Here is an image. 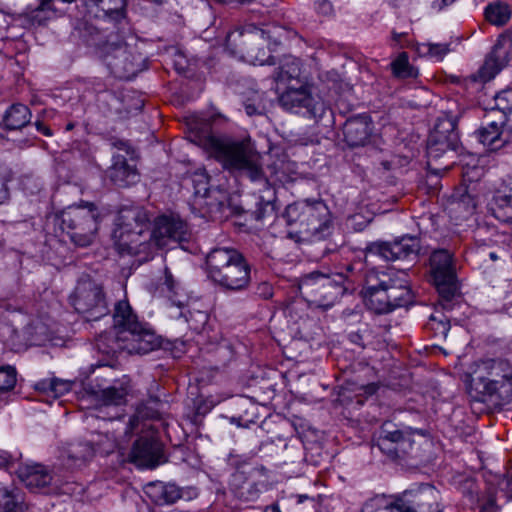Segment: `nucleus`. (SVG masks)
Masks as SVG:
<instances>
[{
    "mask_svg": "<svg viewBox=\"0 0 512 512\" xmlns=\"http://www.w3.org/2000/svg\"><path fill=\"white\" fill-rule=\"evenodd\" d=\"M387 291L390 302V312L398 307L407 306L413 301V294L409 286L407 273L404 270L399 271L396 275L389 273Z\"/></svg>",
    "mask_w": 512,
    "mask_h": 512,
    "instance_id": "nucleus-22",
    "label": "nucleus"
},
{
    "mask_svg": "<svg viewBox=\"0 0 512 512\" xmlns=\"http://www.w3.org/2000/svg\"><path fill=\"white\" fill-rule=\"evenodd\" d=\"M459 118L456 117L450 124V152L456 154L457 160H453L450 164V170L462 178L464 184L471 183L479 177V168L477 166V158L474 154L465 150L459 141V132L457 129Z\"/></svg>",
    "mask_w": 512,
    "mask_h": 512,
    "instance_id": "nucleus-16",
    "label": "nucleus"
},
{
    "mask_svg": "<svg viewBox=\"0 0 512 512\" xmlns=\"http://www.w3.org/2000/svg\"><path fill=\"white\" fill-rule=\"evenodd\" d=\"M25 505L21 492L0 483V512H24Z\"/></svg>",
    "mask_w": 512,
    "mask_h": 512,
    "instance_id": "nucleus-34",
    "label": "nucleus"
},
{
    "mask_svg": "<svg viewBox=\"0 0 512 512\" xmlns=\"http://www.w3.org/2000/svg\"><path fill=\"white\" fill-rule=\"evenodd\" d=\"M454 484L464 497L468 499L470 505L480 504V512H497L498 506L494 495L489 492L487 497H481L479 494V486L470 476L454 477Z\"/></svg>",
    "mask_w": 512,
    "mask_h": 512,
    "instance_id": "nucleus-21",
    "label": "nucleus"
},
{
    "mask_svg": "<svg viewBox=\"0 0 512 512\" xmlns=\"http://www.w3.org/2000/svg\"><path fill=\"white\" fill-rule=\"evenodd\" d=\"M389 273L370 270L365 277V285L362 290L366 306L378 314L390 312V302L387 291Z\"/></svg>",
    "mask_w": 512,
    "mask_h": 512,
    "instance_id": "nucleus-17",
    "label": "nucleus"
},
{
    "mask_svg": "<svg viewBox=\"0 0 512 512\" xmlns=\"http://www.w3.org/2000/svg\"><path fill=\"white\" fill-rule=\"evenodd\" d=\"M467 392L488 409L500 408L512 400V367L507 361L487 359L476 362L467 374Z\"/></svg>",
    "mask_w": 512,
    "mask_h": 512,
    "instance_id": "nucleus-2",
    "label": "nucleus"
},
{
    "mask_svg": "<svg viewBox=\"0 0 512 512\" xmlns=\"http://www.w3.org/2000/svg\"><path fill=\"white\" fill-rule=\"evenodd\" d=\"M89 14L118 22L126 16L127 0H83Z\"/></svg>",
    "mask_w": 512,
    "mask_h": 512,
    "instance_id": "nucleus-23",
    "label": "nucleus"
},
{
    "mask_svg": "<svg viewBox=\"0 0 512 512\" xmlns=\"http://www.w3.org/2000/svg\"><path fill=\"white\" fill-rule=\"evenodd\" d=\"M276 92L284 109L315 120L321 119L328 109L320 96L312 94L306 82H296Z\"/></svg>",
    "mask_w": 512,
    "mask_h": 512,
    "instance_id": "nucleus-9",
    "label": "nucleus"
},
{
    "mask_svg": "<svg viewBox=\"0 0 512 512\" xmlns=\"http://www.w3.org/2000/svg\"><path fill=\"white\" fill-rule=\"evenodd\" d=\"M56 0H38L37 6L29 5L26 7L23 15L27 22L33 26H43L57 17L60 11L55 6Z\"/></svg>",
    "mask_w": 512,
    "mask_h": 512,
    "instance_id": "nucleus-27",
    "label": "nucleus"
},
{
    "mask_svg": "<svg viewBox=\"0 0 512 512\" xmlns=\"http://www.w3.org/2000/svg\"><path fill=\"white\" fill-rule=\"evenodd\" d=\"M245 111H246L247 115H249V116L261 114L260 107L256 106L255 104H246Z\"/></svg>",
    "mask_w": 512,
    "mask_h": 512,
    "instance_id": "nucleus-52",
    "label": "nucleus"
},
{
    "mask_svg": "<svg viewBox=\"0 0 512 512\" xmlns=\"http://www.w3.org/2000/svg\"><path fill=\"white\" fill-rule=\"evenodd\" d=\"M429 279L439 293V304L445 308L448 302V251L438 249L429 259Z\"/></svg>",
    "mask_w": 512,
    "mask_h": 512,
    "instance_id": "nucleus-20",
    "label": "nucleus"
},
{
    "mask_svg": "<svg viewBox=\"0 0 512 512\" xmlns=\"http://www.w3.org/2000/svg\"><path fill=\"white\" fill-rule=\"evenodd\" d=\"M105 339H106V336H105V335H100V336H99V338H98V340H97V342H98V343H97V345H98V347H99L100 349H101V344L105 341Z\"/></svg>",
    "mask_w": 512,
    "mask_h": 512,
    "instance_id": "nucleus-55",
    "label": "nucleus"
},
{
    "mask_svg": "<svg viewBox=\"0 0 512 512\" xmlns=\"http://www.w3.org/2000/svg\"><path fill=\"white\" fill-rule=\"evenodd\" d=\"M496 108L500 113L502 148L512 143V91L499 93L495 97Z\"/></svg>",
    "mask_w": 512,
    "mask_h": 512,
    "instance_id": "nucleus-25",
    "label": "nucleus"
},
{
    "mask_svg": "<svg viewBox=\"0 0 512 512\" xmlns=\"http://www.w3.org/2000/svg\"><path fill=\"white\" fill-rule=\"evenodd\" d=\"M418 51L421 55L429 57L433 61H442L448 52V46L441 43L427 42L420 44Z\"/></svg>",
    "mask_w": 512,
    "mask_h": 512,
    "instance_id": "nucleus-40",
    "label": "nucleus"
},
{
    "mask_svg": "<svg viewBox=\"0 0 512 512\" xmlns=\"http://www.w3.org/2000/svg\"><path fill=\"white\" fill-rule=\"evenodd\" d=\"M52 384H53V389H52L51 395L54 398H58V397L64 395L65 393L69 392L72 389L73 383L70 381L52 378Z\"/></svg>",
    "mask_w": 512,
    "mask_h": 512,
    "instance_id": "nucleus-47",
    "label": "nucleus"
},
{
    "mask_svg": "<svg viewBox=\"0 0 512 512\" xmlns=\"http://www.w3.org/2000/svg\"><path fill=\"white\" fill-rule=\"evenodd\" d=\"M440 492L429 484L410 489L397 499L402 512H443Z\"/></svg>",
    "mask_w": 512,
    "mask_h": 512,
    "instance_id": "nucleus-15",
    "label": "nucleus"
},
{
    "mask_svg": "<svg viewBox=\"0 0 512 512\" xmlns=\"http://www.w3.org/2000/svg\"><path fill=\"white\" fill-rule=\"evenodd\" d=\"M231 487L235 496L243 501H254L261 492L259 484L252 476H246L244 472L233 474Z\"/></svg>",
    "mask_w": 512,
    "mask_h": 512,
    "instance_id": "nucleus-30",
    "label": "nucleus"
},
{
    "mask_svg": "<svg viewBox=\"0 0 512 512\" xmlns=\"http://www.w3.org/2000/svg\"><path fill=\"white\" fill-rule=\"evenodd\" d=\"M71 303L88 321H97L109 313L102 285L90 278H81L78 281Z\"/></svg>",
    "mask_w": 512,
    "mask_h": 512,
    "instance_id": "nucleus-10",
    "label": "nucleus"
},
{
    "mask_svg": "<svg viewBox=\"0 0 512 512\" xmlns=\"http://www.w3.org/2000/svg\"><path fill=\"white\" fill-rule=\"evenodd\" d=\"M99 33H91V37L87 39V43L98 48L99 53L108 60V66L119 77H129L138 71V65L134 62L133 55L127 48L116 43H100L97 38Z\"/></svg>",
    "mask_w": 512,
    "mask_h": 512,
    "instance_id": "nucleus-14",
    "label": "nucleus"
},
{
    "mask_svg": "<svg viewBox=\"0 0 512 512\" xmlns=\"http://www.w3.org/2000/svg\"><path fill=\"white\" fill-rule=\"evenodd\" d=\"M511 52L512 40L507 37L499 38L478 71L479 80L487 82L493 79L508 64Z\"/></svg>",
    "mask_w": 512,
    "mask_h": 512,
    "instance_id": "nucleus-19",
    "label": "nucleus"
},
{
    "mask_svg": "<svg viewBox=\"0 0 512 512\" xmlns=\"http://www.w3.org/2000/svg\"><path fill=\"white\" fill-rule=\"evenodd\" d=\"M16 384V371L11 366L0 367V392L10 391Z\"/></svg>",
    "mask_w": 512,
    "mask_h": 512,
    "instance_id": "nucleus-42",
    "label": "nucleus"
},
{
    "mask_svg": "<svg viewBox=\"0 0 512 512\" xmlns=\"http://www.w3.org/2000/svg\"><path fill=\"white\" fill-rule=\"evenodd\" d=\"M165 284L167 285V287L170 291H173L175 281H174L173 275L167 269L165 270Z\"/></svg>",
    "mask_w": 512,
    "mask_h": 512,
    "instance_id": "nucleus-53",
    "label": "nucleus"
},
{
    "mask_svg": "<svg viewBox=\"0 0 512 512\" xmlns=\"http://www.w3.org/2000/svg\"><path fill=\"white\" fill-rule=\"evenodd\" d=\"M491 210L498 220L512 223V188L508 193H497L493 197Z\"/></svg>",
    "mask_w": 512,
    "mask_h": 512,
    "instance_id": "nucleus-37",
    "label": "nucleus"
},
{
    "mask_svg": "<svg viewBox=\"0 0 512 512\" xmlns=\"http://www.w3.org/2000/svg\"><path fill=\"white\" fill-rule=\"evenodd\" d=\"M263 31L251 28L231 32L226 38V47L233 55H237L254 65L274 64L273 56L265 48L260 47Z\"/></svg>",
    "mask_w": 512,
    "mask_h": 512,
    "instance_id": "nucleus-11",
    "label": "nucleus"
},
{
    "mask_svg": "<svg viewBox=\"0 0 512 512\" xmlns=\"http://www.w3.org/2000/svg\"><path fill=\"white\" fill-rule=\"evenodd\" d=\"M478 140L491 151L502 148L500 118L488 122L477 130Z\"/></svg>",
    "mask_w": 512,
    "mask_h": 512,
    "instance_id": "nucleus-33",
    "label": "nucleus"
},
{
    "mask_svg": "<svg viewBox=\"0 0 512 512\" xmlns=\"http://www.w3.org/2000/svg\"><path fill=\"white\" fill-rule=\"evenodd\" d=\"M111 180L120 187L130 186L138 181V173L135 166L128 164L123 155H114L110 168Z\"/></svg>",
    "mask_w": 512,
    "mask_h": 512,
    "instance_id": "nucleus-29",
    "label": "nucleus"
},
{
    "mask_svg": "<svg viewBox=\"0 0 512 512\" xmlns=\"http://www.w3.org/2000/svg\"><path fill=\"white\" fill-rule=\"evenodd\" d=\"M195 195L206 197L209 193V176L204 170L196 171L192 176Z\"/></svg>",
    "mask_w": 512,
    "mask_h": 512,
    "instance_id": "nucleus-41",
    "label": "nucleus"
},
{
    "mask_svg": "<svg viewBox=\"0 0 512 512\" xmlns=\"http://www.w3.org/2000/svg\"><path fill=\"white\" fill-rule=\"evenodd\" d=\"M490 257L493 259V260H496L497 259V256L495 253H490Z\"/></svg>",
    "mask_w": 512,
    "mask_h": 512,
    "instance_id": "nucleus-59",
    "label": "nucleus"
},
{
    "mask_svg": "<svg viewBox=\"0 0 512 512\" xmlns=\"http://www.w3.org/2000/svg\"><path fill=\"white\" fill-rule=\"evenodd\" d=\"M428 154H429V156H430V157H432V156H433V147H432V146H430V147L428 148Z\"/></svg>",
    "mask_w": 512,
    "mask_h": 512,
    "instance_id": "nucleus-57",
    "label": "nucleus"
},
{
    "mask_svg": "<svg viewBox=\"0 0 512 512\" xmlns=\"http://www.w3.org/2000/svg\"><path fill=\"white\" fill-rule=\"evenodd\" d=\"M181 497L180 490L174 484H166L164 491L162 502L160 504H170L174 503Z\"/></svg>",
    "mask_w": 512,
    "mask_h": 512,
    "instance_id": "nucleus-46",
    "label": "nucleus"
},
{
    "mask_svg": "<svg viewBox=\"0 0 512 512\" xmlns=\"http://www.w3.org/2000/svg\"><path fill=\"white\" fill-rule=\"evenodd\" d=\"M30 121V109L23 104L12 105L4 115V124L9 130L21 129L29 124Z\"/></svg>",
    "mask_w": 512,
    "mask_h": 512,
    "instance_id": "nucleus-35",
    "label": "nucleus"
},
{
    "mask_svg": "<svg viewBox=\"0 0 512 512\" xmlns=\"http://www.w3.org/2000/svg\"><path fill=\"white\" fill-rule=\"evenodd\" d=\"M447 329L444 327L443 334L446 335Z\"/></svg>",
    "mask_w": 512,
    "mask_h": 512,
    "instance_id": "nucleus-64",
    "label": "nucleus"
},
{
    "mask_svg": "<svg viewBox=\"0 0 512 512\" xmlns=\"http://www.w3.org/2000/svg\"><path fill=\"white\" fill-rule=\"evenodd\" d=\"M100 216L94 203L81 202L63 211L62 225L75 245L87 247L96 237Z\"/></svg>",
    "mask_w": 512,
    "mask_h": 512,
    "instance_id": "nucleus-7",
    "label": "nucleus"
},
{
    "mask_svg": "<svg viewBox=\"0 0 512 512\" xmlns=\"http://www.w3.org/2000/svg\"><path fill=\"white\" fill-rule=\"evenodd\" d=\"M445 2H446V0H442V1H441V4H439V5L437 6V7H438V9H442V8L445 6Z\"/></svg>",
    "mask_w": 512,
    "mask_h": 512,
    "instance_id": "nucleus-58",
    "label": "nucleus"
},
{
    "mask_svg": "<svg viewBox=\"0 0 512 512\" xmlns=\"http://www.w3.org/2000/svg\"><path fill=\"white\" fill-rule=\"evenodd\" d=\"M450 309H452L453 305L452 302L454 298L460 296V285L458 283V280L455 275L454 266L452 263V255L450 254Z\"/></svg>",
    "mask_w": 512,
    "mask_h": 512,
    "instance_id": "nucleus-45",
    "label": "nucleus"
},
{
    "mask_svg": "<svg viewBox=\"0 0 512 512\" xmlns=\"http://www.w3.org/2000/svg\"><path fill=\"white\" fill-rule=\"evenodd\" d=\"M208 277L225 290L239 292L250 283V265L234 248L212 249L206 256Z\"/></svg>",
    "mask_w": 512,
    "mask_h": 512,
    "instance_id": "nucleus-5",
    "label": "nucleus"
},
{
    "mask_svg": "<svg viewBox=\"0 0 512 512\" xmlns=\"http://www.w3.org/2000/svg\"><path fill=\"white\" fill-rule=\"evenodd\" d=\"M304 498H307V497H306V496H303V495H300V496H299V503H301V502H302V500H303Z\"/></svg>",
    "mask_w": 512,
    "mask_h": 512,
    "instance_id": "nucleus-61",
    "label": "nucleus"
},
{
    "mask_svg": "<svg viewBox=\"0 0 512 512\" xmlns=\"http://www.w3.org/2000/svg\"><path fill=\"white\" fill-rule=\"evenodd\" d=\"M94 455V449L89 443H73L64 451L62 458L67 468H79L86 464Z\"/></svg>",
    "mask_w": 512,
    "mask_h": 512,
    "instance_id": "nucleus-32",
    "label": "nucleus"
},
{
    "mask_svg": "<svg viewBox=\"0 0 512 512\" xmlns=\"http://www.w3.org/2000/svg\"><path fill=\"white\" fill-rule=\"evenodd\" d=\"M299 290L309 303L324 309L332 307L343 293L341 285L330 276L318 271L303 276Z\"/></svg>",
    "mask_w": 512,
    "mask_h": 512,
    "instance_id": "nucleus-12",
    "label": "nucleus"
},
{
    "mask_svg": "<svg viewBox=\"0 0 512 512\" xmlns=\"http://www.w3.org/2000/svg\"><path fill=\"white\" fill-rule=\"evenodd\" d=\"M16 472L20 481L31 490L45 488L53 481V476L41 465L19 466Z\"/></svg>",
    "mask_w": 512,
    "mask_h": 512,
    "instance_id": "nucleus-26",
    "label": "nucleus"
},
{
    "mask_svg": "<svg viewBox=\"0 0 512 512\" xmlns=\"http://www.w3.org/2000/svg\"><path fill=\"white\" fill-rule=\"evenodd\" d=\"M393 71L397 76H410V66L408 58L405 53L399 55V57L392 63Z\"/></svg>",
    "mask_w": 512,
    "mask_h": 512,
    "instance_id": "nucleus-44",
    "label": "nucleus"
},
{
    "mask_svg": "<svg viewBox=\"0 0 512 512\" xmlns=\"http://www.w3.org/2000/svg\"><path fill=\"white\" fill-rule=\"evenodd\" d=\"M431 320H436V317L434 315H431Z\"/></svg>",
    "mask_w": 512,
    "mask_h": 512,
    "instance_id": "nucleus-63",
    "label": "nucleus"
},
{
    "mask_svg": "<svg viewBox=\"0 0 512 512\" xmlns=\"http://www.w3.org/2000/svg\"><path fill=\"white\" fill-rule=\"evenodd\" d=\"M112 237L120 253L131 255L143 254V259L150 258L156 248L172 242H188L191 232L188 225L178 217L160 216L149 230V217L143 209H122L116 221Z\"/></svg>",
    "mask_w": 512,
    "mask_h": 512,
    "instance_id": "nucleus-1",
    "label": "nucleus"
},
{
    "mask_svg": "<svg viewBox=\"0 0 512 512\" xmlns=\"http://www.w3.org/2000/svg\"><path fill=\"white\" fill-rule=\"evenodd\" d=\"M371 132V122L367 115L350 118L343 127L345 141L350 147L364 146L369 141Z\"/></svg>",
    "mask_w": 512,
    "mask_h": 512,
    "instance_id": "nucleus-24",
    "label": "nucleus"
},
{
    "mask_svg": "<svg viewBox=\"0 0 512 512\" xmlns=\"http://www.w3.org/2000/svg\"><path fill=\"white\" fill-rule=\"evenodd\" d=\"M112 318L115 340L105 352L124 350L129 354H147L160 346L155 332L139 320L127 299L115 303Z\"/></svg>",
    "mask_w": 512,
    "mask_h": 512,
    "instance_id": "nucleus-4",
    "label": "nucleus"
},
{
    "mask_svg": "<svg viewBox=\"0 0 512 512\" xmlns=\"http://www.w3.org/2000/svg\"><path fill=\"white\" fill-rule=\"evenodd\" d=\"M36 127H37V130L39 132H41L42 134L46 135V136H50L51 135V131L49 128H47L43 123L41 122H36Z\"/></svg>",
    "mask_w": 512,
    "mask_h": 512,
    "instance_id": "nucleus-54",
    "label": "nucleus"
},
{
    "mask_svg": "<svg viewBox=\"0 0 512 512\" xmlns=\"http://www.w3.org/2000/svg\"><path fill=\"white\" fill-rule=\"evenodd\" d=\"M484 15L490 24L500 27L509 22L512 10L507 3L494 1L486 6Z\"/></svg>",
    "mask_w": 512,
    "mask_h": 512,
    "instance_id": "nucleus-36",
    "label": "nucleus"
},
{
    "mask_svg": "<svg viewBox=\"0 0 512 512\" xmlns=\"http://www.w3.org/2000/svg\"><path fill=\"white\" fill-rule=\"evenodd\" d=\"M420 240L405 235L394 241H376L366 248V258L380 259L384 262L415 261L420 252Z\"/></svg>",
    "mask_w": 512,
    "mask_h": 512,
    "instance_id": "nucleus-13",
    "label": "nucleus"
},
{
    "mask_svg": "<svg viewBox=\"0 0 512 512\" xmlns=\"http://www.w3.org/2000/svg\"><path fill=\"white\" fill-rule=\"evenodd\" d=\"M299 59L287 56L283 59L278 71L275 74L276 90L291 86L296 82H305L301 78V67Z\"/></svg>",
    "mask_w": 512,
    "mask_h": 512,
    "instance_id": "nucleus-28",
    "label": "nucleus"
},
{
    "mask_svg": "<svg viewBox=\"0 0 512 512\" xmlns=\"http://www.w3.org/2000/svg\"><path fill=\"white\" fill-rule=\"evenodd\" d=\"M35 389L39 392L51 395L53 389L52 379H43L38 381L35 384Z\"/></svg>",
    "mask_w": 512,
    "mask_h": 512,
    "instance_id": "nucleus-50",
    "label": "nucleus"
},
{
    "mask_svg": "<svg viewBox=\"0 0 512 512\" xmlns=\"http://www.w3.org/2000/svg\"><path fill=\"white\" fill-rule=\"evenodd\" d=\"M376 446L390 459L405 457L417 458L421 451L431 446L429 433L422 429H397L393 423L387 422L381 426Z\"/></svg>",
    "mask_w": 512,
    "mask_h": 512,
    "instance_id": "nucleus-6",
    "label": "nucleus"
},
{
    "mask_svg": "<svg viewBox=\"0 0 512 512\" xmlns=\"http://www.w3.org/2000/svg\"><path fill=\"white\" fill-rule=\"evenodd\" d=\"M15 465L12 456L5 450H0V468L10 470Z\"/></svg>",
    "mask_w": 512,
    "mask_h": 512,
    "instance_id": "nucleus-48",
    "label": "nucleus"
},
{
    "mask_svg": "<svg viewBox=\"0 0 512 512\" xmlns=\"http://www.w3.org/2000/svg\"><path fill=\"white\" fill-rule=\"evenodd\" d=\"M156 411L148 407L146 404L137 405L134 414L130 417L125 429L126 435L137 433L139 430L146 428L145 420L154 418Z\"/></svg>",
    "mask_w": 512,
    "mask_h": 512,
    "instance_id": "nucleus-38",
    "label": "nucleus"
},
{
    "mask_svg": "<svg viewBox=\"0 0 512 512\" xmlns=\"http://www.w3.org/2000/svg\"><path fill=\"white\" fill-rule=\"evenodd\" d=\"M62 2H65V3H72L74 2L75 0H61Z\"/></svg>",
    "mask_w": 512,
    "mask_h": 512,
    "instance_id": "nucleus-62",
    "label": "nucleus"
},
{
    "mask_svg": "<svg viewBox=\"0 0 512 512\" xmlns=\"http://www.w3.org/2000/svg\"><path fill=\"white\" fill-rule=\"evenodd\" d=\"M119 144H120L119 148H121V149H123L126 146V144L124 142H120Z\"/></svg>",
    "mask_w": 512,
    "mask_h": 512,
    "instance_id": "nucleus-60",
    "label": "nucleus"
},
{
    "mask_svg": "<svg viewBox=\"0 0 512 512\" xmlns=\"http://www.w3.org/2000/svg\"><path fill=\"white\" fill-rule=\"evenodd\" d=\"M9 181V177L0 176V204H3L9 196V191L7 187V182Z\"/></svg>",
    "mask_w": 512,
    "mask_h": 512,
    "instance_id": "nucleus-51",
    "label": "nucleus"
},
{
    "mask_svg": "<svg viewBox=\"0 0 512 512\" xmlns=\"http://www.w3.org/2000/svg\"><path fill=\"white\" fill-rule=\"evenodd\" d=\"M315 9L323 15H329L333 11V6L328 0H318L315 2Z\"/></svg>",
    "mask_w": 512,
    "mask_h": 512,
    "instance_id": "nucleus-49",
    "label": "nucleus"
},
{
    "mask_svg": "<svg viewBox=\"0 0 512 512\" xmlns=\"http://www.w3.org/2000/svg\"><path fill=\"white\" fill-rule=\"evenodd\" d=\"M288 224L299 223L310 235L323 237L332 220L328 206L322 200L305 199L288 205L284 212Z\"/></svg>",
    "mask_w": 512,
    "mask_h": 512,
    "instance_id": "nucleus-8",
    "label": "nucleus"
},
{
    "mask_svg": "<svg viewBox=\"0 0 512 512\" xmlns=\"http://www.w3.org/2000/svg\"><path fill=\"white\" fill-rule=\"evenodd\" d=\"M193 137L192 141L206 150L225 169L241 171L253 182L266 183L260 156L253 151L249 142L215 136L211 133L209 124L195 132Z\"/></svg>",
    "mask_w": 512,
    "mask_h": 512,
    "instance_id": "nucleus-3",
    "label": "nucleus"
},
{
    "mask_svg": "<svg viewBox=\"0 0 512 512\" xmlns=\"http://www.w3.org/2000/svg\"><path fill=\"white\" fill-rule=\"evenodd\" d=\"M128 393L129 384L127 380L115 382L112 386L101 390L99 395V400L101 401L99 413L103 412V408L124 405Z\"/></svg>",
    "mask_w": 512,
    "mask_h": 512,
    "instance_id": "nucleus-31",
    "label": "nucleus"
},
{
    "mask_svg": "<svg viewBox=\"0 0 512 512\" xmlns=\"http://www.w3.org/2000/svg\"><path fill=\"white\" fill-rule=\"evenodd\" d=\"M163 449L154 435L137 439L129 454L130 461L140 468H155L161 463Z\"/></svg>",
    "mask_w": 512,
    "mask_h": 512,
    "instance_id": "nucleus-18",
    "label": "nucleus"
},
{
    "mask_svg": "<svg viewBox=\"0 0 512 512\" xmlns=\"http://www.w3.org/2000/svg\"><path fill=\"white\" fill-rule=\"evenodd\" d=\"M362 512H402L397 500L385 495H377L362 507Z\"/></svg>",
    "mask_w": 512,
    "mask_h": 512,
    "instance_id": "nucleus-39",
    "label": "nucleus"
},
{
    "mask_svg": "<svg viewBox=\"0 0 512 512\" xmlns=\"http://www.w3.org/2000/svg\"><path fill=\"white\" fill-rule=\"evenodd\" d=\"M165 485L166 484L163 482L149 483L145 487V493L153 502L160 504L162 502Z\"/></svg>",
    "mask_w": 512,
    "mask_h": 512,
    "instance_id": "nucleus-43",
    "label": "nucleus"
},
{
    "mask_svg": "<svg viewBox=\"0 0 512 512\" xmlns=\"http://www.w3.org/2000/svg\"><path fill=\"white\" fill-rule=\"evenodd\" d=\"M116 447H118V444L116 442H113L110 447L107 449V452H110L114 450Z\"/></svg>",
    "mask_w": 512,
    "mask_h": 512,
    "instance_id": "nucleus-56",
    "label": "nucleus"
}]
</instances>
